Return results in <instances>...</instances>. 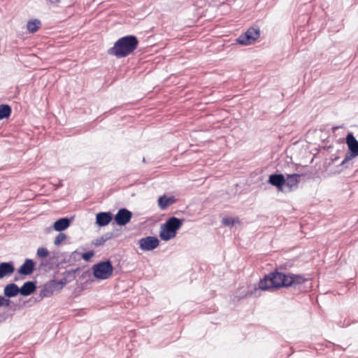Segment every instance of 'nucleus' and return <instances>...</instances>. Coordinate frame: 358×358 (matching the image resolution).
I'll return each mask as SVG.
<instances>
[{"label":"nucleus","instance_id":"obj_12","mask_svg":"<svg viewBox=\"0 0 358 358\" xmlns=\"http://www.w3.org/2000/svg\"><path fill=\"white\" fill-rule=\"evenodd\" d=\"M112 220V214L110 212H102L96 214V223L103 227L108 224Z\"/></svg>","mask_w":358,"mask_h":358},{"label":"nucleus","instance_id":"obj_16","mask_svg":"<svg viewBox=\"0 0 358 358\" xmlns=\"http://www.w3.org/2000/svg\"><path fill=\"white\" fill-rule=\"evenodd\" d=\"M36 287L34 282L28 281L24 283V285L20 288V293L22 296H29L32 294Z\"/></svg>","mask_w":358,"mask_h":358},{"label":"nucleus","instance_id":"obj_29","mask_svg":"<svg viewBox=\"0 0 358 358\" xmlns=\"http://www.w3.org/2000/svg\"><path fill=\"white\" fill-rule=\"evenodd\" d=\"M357 157H358V152H357Z\"/></svg>","mask_w":358,"mask_h":358},{"label":"nucleus","instance_id":"obj_15","mask_svg":"<svg viewBox=\"0 0 358 358\" xmlns=\"http://www.w3.org/2000/svg\"><path fill=\"white\" fill-rule=\"evenodd\" d=\"M176 200L174 196L167 197L166 195L159 196L158 199V206L160 209L165 210L168 206L176 203Z\"/></svg>","mask_w":358,"mask_h":358},{"label":"nucleus","instance_id":"obj_1","mask_svg":"<svg viewBox=\"0 0 358 358\" xmlns=\"http://www.w3.org/2000/svg\"><path fill=\"white\" fill-rule=\"evenodd\" d=\"M306 279L303 275L297 274H285L280 272H272L266 275L259 282L262 290H275L281 287H288L303 283Z\"/></svg>","mask_w":358,"mask_h":358},{"label":"nucleus","instance_id":"obj_2","mask_svg":"<svg viewBox=\"0 0 358 358\" xmlns=\"http://www.w3.org/2000/svg\"><path fill=\"white\" fill-rule=\"evenodd\" d=\"M138 45V40L134 36H124L117 40L108 53L117 57H124L131 53Z\"/></svg>","mask_w":358,"mask_h":358},{"label":"nucleus","instance_id":"obj_21","mask_svg":"<svg viewBox=\"0 0 358 358\" xmlns=\"http://www.w3.org/2000/svg\"><path fill=\"white\" fill-rule=\"evenodd\" d=\"M222 222L224 226L230 227L240 223V220L238 217H224L222 218Z\"/></svg>","mask_w":358,"mask_h":358},{"label":"nucleus","instance_id":"obj_9","mask_svg":"<svg viewBox=\"0 0 358 358\" xmlns=\"http://www.w3.org/2000/svg\"><path fill=\"white\" fill-rule=\"evenodd\" d=\"M132 217L131 211L126 208L120 209L115 216V221L120 226H124L128 224Z\"/></svg>","mask_w":358,"mask_h":358},{"label":"nucleus","instance_id":"obj_27","mask_svg":"<svg viewBox=\"0 0 358 358\" xmlns=\"http://www.w3.org/2000/svg\"><path fill=\"white\" fill-rule=\"evenodd\" d=\"M96 245L100 244L99 241H97V243H95Z\"/></svg>","mask_w":358,"mask_h":358},{"label":"nucleus","instance_id":"obj_26","mask_svg":"<svg viewBox=\"0 0 358 358\" xmlns=\"http://www.w3.org/2000/svg\"><path fill=\"white\" fill-rule=\"evenodd\" d=\"M50 3H57L59 2V0H48Z\"/></svg>","mask_w":358,"mask_h":358},{"label":"nucleus","instance_id":"obj_19","mask_svg":"<svg viewBox=\"0 0 358 358\" xmlns=\"http://www.w3.org/2000/svg\"><path fill=\"white\" fill-rule=\"evenodd\" d=\"M41 26V22L38 20H31L27 22V28L31 33L36 32Z\"/></svg>","mask_w":358,"mask_h":358},{"label":"nucleus","instance_id":"obj_25","mask_svg":"<svg viewBox=\"0 0 358 358\" xmlns=\"http://www.w3.org/2000/svg\"><path fill=\"white\" fill-rule=\"evenodd\" d=\"M94 255V253L93 251H88L87 252H85L82 255V258L85 260V261H90Z\"/></svg>","mask_w":358,"mask_h":358},{"label":"nucleus","instance_id":"obj_14","mask_svg":"<svg viewBox=\"0 0 358 358\" xmlns=\"http://www.w3.org/2000/svg\"><path fill=\"white\" fill-rule=\"evenodd\" d=\"M20 293V288L15 283L8 284L3 289L5 296L10 298L17 296Z\"/></svg>","mask_w":358,"mask_h":358},{"label":"nucleus","instance_id":"obj_22","mask_svg":"<svg viewBox=\"0 0 358 358\" xmlns=\"http://www.w3.org/2000/svg\"><path fill=\"white\" fill-rule=\"evenodd\" d=\"M67 236L63 233H59L55 238L54 243L55 245H59L66 239Z\"/></svg>","mask_w":358,"mask_h":358},{"label":"nucleus","instance_id":"obj_23","mask_svg":"<svg viewBox=\"0 0 358 358\" xmlns=\"http://www.w3.org/2000/svg\"><path fill=\"white\" fill-rule=\"evenodd\" d=\"M49 255L48 250L45 248H39L37 250V255L39 257H46Z\"/></svg>","mask_w":358,"mask_h":358},{"label":"nucleus","instance_id":"obj_5","mask_svg":"<svg viewBox=\"0 0 358 358\" xmlns=\"http://www.w3.org/2000/svg\"><path fill=\"white\" fill-rule=\"evenodd\" d=\"M346 144L348 145V150L350 151L348 153L341 164H345L348 162L352 160L355 157H357L358 152V141L355 138L354 135L352 133H349L346 136Z\"/></svg>","mask_w":358,"mask_h":358},{"label":"nucleus","instance_id":"obj_10","mask_svg":"<svg viewBox=\"0 0 358 358\" xmlns=\"http://www.w3.org/2000/svg\"><path fill=\"white\" fill-rule=\"evenodd\" d=\"M268 182L276 187L279 191H282L285 184V177L282 174H272L269 176Z\"/></svg>","mask_w":358,"mask_h":358},{"label":"nucleus","instance_id":"obj_18","mask_svg":"<svg viewBox=\"0 0 358 358\" xmlns=\"http://www.w3.org/2000/svg\"><path fill=\"white\" fill-rule=\"evenodd\" d=\"M300 175L299 174H291L287 175L285 178V185L287 186L289 189L293 187H296L297 185L299 182Z\"/></svg>","mask_w":358,"mask_h":358},{"label":"nucleus","instance_id":"obj_8","mask_svg":"<svg viewBox=\"0 0 358 358\" xmlns=\"http://www.w3.org/2000/svg\"><path fill=\"white\" fill-rule=\"evenodd\" d=\"M139 247L142 250L150 251L155 249L159 243L157 238L155 236H147L139 240Z\"/></svg>","mask_w":358,"mask_h":358},{"label":"nucleus","instance_id":"obj_7","mask_svg":"<svg viewBox=\"0 0 358 358\" xmlns=\"http://www.w3.org/2000/svg\"><path fill=\"white\" fill-rule=\"evenodd\" d=\"M259 36V31L255 29H249L244 34L238 38V42L242 45L252 43Z\"/></svg>","mask_w":358,"mask_h":358},{"label":"nucleus","instance_id":"obj_4","mask_svg":"<svg viewBox=\"0 0 358 358\" xmlns=\"http://www.w3.org/2000/svg\"><path fill=\"white\" fill-rule=\"evenodd\" d=\"M92 270L96 278L106 280L111 276L113 268L111 263L109 261H106L94 264Z\"/></svg>","mask_w":358,"mask_h":358},{"label":"nucleus","instance_id":"obj_6","mask_svg":"<svg viewBox=\"0 0 358 358\" xmlns=\"http://www.w3.org/2000/svg\"><path fill=\"white\" fill-rule=\"evenodd\" d=\"M66 284V280L65 279L59 281L52 280L45 285L44 289L41 292V295L44 297L50 296L55 290L60 291Z\"/></svg>","mask_w":358,"mask_h":358},{"label":"nucleus","instance_id":"obj_20","mask_svg":"<svg viewBox=\"0 0 358 358\" xmlns=\"http://www.w3.org/2000/svg\"><path fill=\"white\" fill-rule=\"evenodd\" d=\"M11 112L10 107L8 105L0 106V120L8 117Z\"/></svg>","mask_w":358,"mask_h":358},{"label":"nucleus","instance_id":"obj_24","mask_svg":"<svg viewBox=\"0 0 358 358\" xmlns=\"http://www.w3.org/2000/svg\"><path fill=\"white\" fill-rule=\"evenodd\" d=\"M10 301L8 299L5 298L0 295V306L8 307L10 306Z\"/></svg>","mask_w":358,"mask_h":358},{"label":"nucleus","instance_id":"obj_11","mask_svg":"<svg viewBox=\"0 0 358 358\" xmlns=\"http://www.w3.org/2000/svg\"><path fill=\"white\" fill-rule=\"evenodd\" d=\"M14 271L15 267L12 262L0 263V279L10 275Z\"/></svg>","mask_w":358,"mask_h":358},{"label":"nucleus","instance_id":"obj_17","mask_svg":"<svg viewBox=\"0 0 358 358\" xmlns=\"http://www.w3.org/2000/svg\"><path fill=\"white\" fill-rule=\"evenodd\" d=\"M70 225V220L67 217L60 218L57 220L54 224L53 228L57 231H62L67 229Z\"/></svg>","mask_w":358,"mask_h":358},{"label":"nucleus","instance_id":"obj_3","mask_svg":"<svg viewBox=\"0 0 358 358\" xmlns=\"http://www.w3.org/2000/svg\"><path fill=\"white\" fill-rule=\"evenodd\" d=\"M182 224V221L181 220L175 217L169 218L165 224L161 226L159 237L165 241L173 238Z\"/></svg>","mask_w":358,"mask_h":358},{"label":"nucleus","instance_id":"obj_28","mask_svg":"<svg viewBox=\"0 0 358 358\" xmlns=\"http://www.w3.org/2000/svg\"><path fill=\"white\" fill-rule=\"evenodd\" d=\"M96 245L100 244L99 241H97V243H95Z\"/></svg>","mask_w":358,"mask_h":358},{"label":"nucleus","instance_id":"obj_13","mask_svg":"<svg viewBox=\"0 0 358 358\" xmlns=\"http://www.w3.org/2000/svg\"><path fill=\"white\" fill-rule=\"evenodd\" d=\"M34 266V262L30 259H27L23 264L20 267L18 273L25 275H30L33 273Z\"/></svg>","mask_w":358,"mask_h":358}]
</instances>
